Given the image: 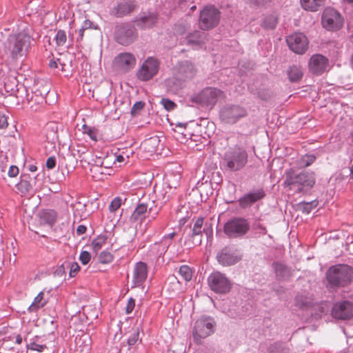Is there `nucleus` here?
Returning a JSON list of instances; mask_svg holds the SVG:
<instances>
[{"instance_id": "46", "label": "nucleus", "mask_w": 353, "mask_h": 353, "mask_svg": "<svg viewBox=\"0 0 353 353\" xmlns=\"http://www.w3.org/2000/svg\"><path fill=\"white\" fill-rule=\"evenodd\" d=\"M66 268H70V277H74L77 274V272L79 271V269H80L79 264L76 262H74L71 264L69 263H67Z\"/></svg>"}, {"instance_id": "51", "label": "nucleus", "mask_w": 353, "mask_h": 353, "mask_svg": "<svg viewBox=\"0 0 353 353\" xmlns=\"http://www.w3.org/2000/svg\"><path fill=\"white\" fill-rule=\"evenodd\" d=\"M139 334L137 330L134 331L132 335L128 339V344L130 346L134 345L139 339Z\"/></svg>"}, {"instance_id": "39", "label": "nucleus", "mask_w": 353, "mask_h": 353, "mask_svg": "<svg viewBox=\"0 0 353 353\" xmlns=\"http://www.w3.org/2000/svg\"><path fill=\"white\" fill-rule=\"evenodd\" d=\"M55 41L57 46H63V45H65L67 41V36L65 32L62 30H58L55 36Z\"/></svg>"}, {"instance_id": "59", "label": "nucleus", "mask_w": 353, "mask_h": 353, "mask_svg": "<svg viewBox=\"0 0 353 353\" xmlns=\"http://www.w3.org/2000/svg\"><path fill=\"white\" fill-rule=\"evenodd\" d=\"M250 1L257 5H263L270 1V0H250Z\"/></svg>"}, {"instance_id": "37", "label": "nucleus", "mask_w": 353, "mask_h": 353, "mask_svg": "<svg viewBox=\"0 0 353 353\" xmlns=\"http://www.w3.org/2000/svg\"><path fill=\"white\" fill-rule=\"evenodd\" d=\"M41 218L45 223L50 225L54 223L56 220L55 213L53 211L43 212Z\"/></svg>"}, {"instance_id": "23", "label": "nucleus", "mask_w": 353, "mask_h": 353, "mask_svg": "<svg viewBox=\"0 0 353 353\" xmlns=\"http://www.w3.org/2000/svg\"><path fill=\"white\" fill-rule=\"evenodd\" d=\"M178 71V77L183 80L192 78L195 73L194 65L188 61L181 63Z\"/></svg>"}, {"instance_id": "26", "label": "nucleus", "mask_w": 353, "mask_h": 353, "mask_svg": "<svg viewBox=\"0 0 353 353\" xmlns=\"http://www.w3.org/2000/svg\"><path fill=\"white\" fill-rule=\"evenodd\" d=\"M148 211V205L143 203L139 204L132 212L130 219L133 221L142 220Z\"/></svg>"}, {"instance_id": "27", "label": "nucleus", "mask_w": 353, "mask_h": 353, "mask_svg": "<svg viewBox=\"0 0 353 353\" xmlns=\"http://www.w3.org/2000/svg\"><path fill=\"white\" fill-rule=\"evenodd\" d=\"M303 9L312 12L316 11L324 3V0H301Z\"/></svg>"}, {"instance_id": "50", "label": "nucleus", "mask_w": 353, "mask_h": 353, "mask_svg": "<svg viewBox=\"0 0 353 353\" xmlns=\"http://www.w3.org/2000/svg\"><path fill=\"white\" fill-rule=\"evenodd\" d=\"M66 268V263L58 266L54 272V275L55 276L62 277L65 274Z\"/></svg>"}, {"instance_id": "25", "label": "nucleus", "mask_w": 353, "mask_h": 353, "mask_svg": "<svg viewBox=\"0 0 353 353\" xmlns=\"http://www.w3.org/2000/svg\"><path fill=\"white\" fill-rule=\"evenodd\" d=\"M136 7L134 1L128 0L123 3H119L115 8V14L117 17L125 16L132 12Z\"/></svg>"}, {"instance_id": "58", "label": "nucleus", "mask_w": 353, "mask_h": 353, "mask_svg": "<svg viewBox=\"0 0 353 353\" xmlns=\"http://www.w3.org/2000/svg\"><path fill=\"white\" fill-rule=\"evenodd\" d=\"M92 23L90 20H85L83 26H81L83 28L87 30L91 28Z\"/></svg>"}, {"instance_id": "56", "label": "nucleus", "mask_w": 353, "mask_h": 353, "mask_svg": "<svg viewBox=\"0 0 353 353\" xmlns=\"http://www.w3.org/2000/svg\"><path fill=\"white\" fill-rule=\"evenodd\" d=\"M86 227L83 225H80L77 228V233L78 235H82L86 232Z\"/></svg>"}, {"instance_id": "32", "label": "nucleus", "mask_w": 353, "mask_h": 353, "mask_svg": "<svg viewBox=\"0 0 353 353\" xmlns=\"http://www.w3.org/2000/svg\"><path fill=\"white\" fill-rule=\"evenodd\" d=\"M277 23H278L277 17L275 14H272L266 16L264 18L263 21L262 23V26L263 28H265L266 29L272 30V29L275 28Z\"/></svg>"}, {"instance_id": "2", "label": "nucleus", "mask_w": 353, "mask_h": 353, "mask_svg": "<svg viewBox=\"0 0 353 353\" xmlns=\"http://www.w3.org/2000/svg\"><path fill=\"white\" fill-rule=\"evenodd\" d=\"M33 39L25 32L9 36L5 44V49L12 59H18L26 57L30 48Z\"/></svg>"}, {"instance_id": "63", "label": "nucleus", "mask_w": 353, "mask_h": 353, "mask_svg": "<svg viewBox=\"0 0 353 353\" xmlns=\"http://www.w3.org/2000/svg\"><path fill=\"white\" fill-rule=\"evenodd\" d=\"M157 141V139H154V138H151L148 141H146L144 145H148V144H153V143H155V142Z\"/></svg>"}, {"instance_id": "47", "label": "nucleus", "mask_w": 353, "mask_h": 353, "mask_svg": "<svg viewBox=\"0 0 353 353\" xmlns=\"http://www.w3.org/2000/svg\"><path fill=\"white\" fill-rule=\"evenodd\" d=\"M27 347L31 350L41 352L46 348V346L45 345L38 344L36 342H31L27 345Z\"/></svg>"}, {"instance_id": "21", "label": "nucleus", "mask_w": 353, "mask_h": 353, "mask_svg": "<svg viewBox=\"0 0 353 353\" xmlns=\"http://www.w3.org/2000/svg\"><path fill=\"white\" fill-rule=\"evenodd\" d=\"M148 275L147 265L143 262L136 263L134 268L133 281L134 285H140L145 280Z\"/></svg>"}, {"instance_id": "52", "label": "nucleus", "mask_w": 353, "mask_h": 353, "mask_svg": "<svg viewBox=\"0 0 353 353\" xmlns=\"http://www.w3.org/2000/svg\"><path fill=\"white\" fill-rule=\"evenodd\" d=\"M8 125L6 116L1 112H0V128H6Z\"/></svg>"}, {"instance_id": "34", "label": "nucleus", "mask_w": 353, "mask_h": 353, "mask_svg": "<svg viewBox=\"0 0 353 353\" xmlns=\"http://www.w3.org/2000/svg\"><path fill=\"white\" fill-rule=\"evenodd\" d=\"M317 205L318 202L315 200L310 202H301L299 204V209L303 213L309 214Z\"/></svg>"}, {"instance_id": "49", "label": "nucleus", "mask_w": 353, "mask_h": 353, "mask_svg": "<svg viewBox=\"0 0 353 353\" xmlns=\"http://www.w3.org/2000/svg\"><path fill=\"white\" fill-rule=\"evenodd\" d=\"M91 259V254L88 251H82L79 255V260L83 265H87Z\"/></svg>"}, {"instance_id": "60", "label": "nucleus", "mask_w": 353, "mask_h": 353, "mask_svg": "<svg viewBox=\"0 0 353 353\" xmlns=\"http://www.w3.org/2000/svg\"><path fill=\"white\" fill-rule=\"evenodd\" d=\"M255 228L260 230L261 234H265L267 232L265 228L259 223L256 225Z\"/></svg>"}, {"instance_id": "36", "label": "nucleus", "mask_w": 353, "mask_h": 353, "mask_svg": "<svg viewBox=\"0 0 353 353\" xmlns=\"http://www.w3.org/2000/svg\"><path fill=\"white\" fill-rule=\"evenodd\" d=\"M179 272L185 281H189L192 279V272L191 269L188 265L181 266Z\"/></svg>"}, {"instance_id": "9", "label": "nucleus", "mask_w": 353, "mask_h": 353, "mask_svg": "<svg viewBox=\"0 0 353 353\" xmlns=\"http://www.w3.org/2000/svg\"><path fill=\"white\" fill-rule=\"evenodd\" d=\"M210 289L216 293L225 294L232 287L230 279L220 272H212L208 279Z\"/></svg>"}, {"instance_id": "12", "label": "nucleus", "mask_w": 353, "mask_h": 353, "mask_svg": "<svg viewBox=\"0 0 353 353\" xmlns=\"http://www.w3.org/2000/svg\"><path fill=\"white\" fill-rule=\"evenodd\" d=\"M342 24V17L336 10L332 8L325 9L322 16V25L325 28L328 30H336Z\"/></svg>"}, {"instance_id": "30", "label": "nucleus", "mask_w": 353, "mask_h": 353, "mask_svg": "<svg viewBox=\"0 0 353 353\" xmlns=\"http://www.w3.org/2000/svg\"><path fill=\"white\" fill-rule=\"evenodd\" d=\"M17 189L22 194L28 193L32 188V185L28 180L26 176H23L21 181L16 185Z\"/></svg>"}, {"instance_id": "11", "label": "nucleus", "mask_w": 353, "mask_h": 353, "mask_svg": "<svg viewBox=\"0 0 353 353\" xmlns=\"http://www.w3.org/2000/svg\"><path fill=\"white\" fill-rule=\"evenodd\" d=\"M159 64L157 59L148 57L138 70L137 78L143 81H149L158 73Z\"/></svg>"}, {"instance_id": "53", "label": "nucleus", "mask_w": 353, "mask_h": 353, "mask_svg": "<svg viewBox=\"0 0 353 353\" xmlns=\"http://www.w3.org/2000/svg\"><path fill=\"white\" fill-rule=\"evenodd\" d=\"M134 306H135V301L132 298H130L128 300V304L126 306V309H125L126 313L130 314V312H132L134 308Z\"/></svg>"}, {"instance_id": "38", "label": "nucleus", "mask_w": 353, "mask_h": 353, "mask_svg": "<svg viewBox=\"0 0 353 353\" xmlns=\"http://www.w3.org/2000/svg\"><path fill=\"white\" fill-rule=\"evenodd\" d=\"M106 241V238L103 236H99L97 238L94 239L92 241V248L94 250V251L97 252L103 245L105 244Z\"/></svg>"}, {"instance_id": "24", "label": "nucleus", "mask_w": 353, "mask_h": 353, "mask_svg": "<svg viewBox=\"0 0 353 353\" xmlns=\"http://www.w3.org/2000/svg\"><path fill=\"white\" fill-rule=\"evenodd\" d=\"M203 225V217H199L194 222L193 229H192V238L196 240L195 243L194 244L196 245H200L201 243V235L203 231L206 233V234H208V231L205 229L202 230Z\"/></svg>"}, {"instance_id": "28", "label": "nucleus", "mask_w": 353, "mask_h": 353, "mask_svg": "<svg viewBox=\"0 0 353 353\" xmlns=\"http://www.w3.org/2000/svg\"><path fill=\"white\" fill-rule=\"evenodd\" d=\"M205 34L200 31H195L187 36L185 40L188 44H201L204 42Z\"/></svg>"}, {"instance_id": "16", "label": "nucleus", "mask_w": 353, "mask_h": 353, "mask_svg": "<svg viewBox=\"0 0 353 353\" xmlns=\"http://www.w3.org/2000/svg\"><path fill=\"white\" fill-rule=\"evenodd\" d=\"M286 41L289 48L296 54H303L307 49L308 40L302 33H294L289 36Z\"/></svg>"}, {"instance_id": "14", "label": "nucleus", "mask_w": 353, "mask_h": 353, "mask_svg": "<svg viewBox=\"0 0 353 353\" xmlns=\"http://www.w3.org/2000/svg\"><path fill=\"white\" fill-rule=\"evenodd\" d=\"M242 259V255L236 250L225 247L216 255L218 262L223 266H230L237 263Z\"/></svg>"}, {"instance_id": "22", "label": "nucleus", "mask_w": 353, "mask_h": 353, "mask_svg": "<svg viewBox=\"0 0 353 353\" xmlns=\"http://www.w3.org/2000/svg\"><path fill=\"white\" fill-rule=\"evenodd\" d=\"M171 243L172 240H165V236H163L159 243H154L153 245H152L150 250V254L157 257L164 255L171 245Z\"/></svg>"}, {"instance_id": "55", "label": "nucleus", "mask_w": 353, "mask_h": 353, "mask_svg": "<svg viewBox=\"0 0 353 353\" xmlns=\"http://www.w3.org/2000/svg\"><path fill=\"white\" fill-rule=\"evenodd\" d=\"M56 165V159L54 157H49L46 161V167L48 169H53Z\"/></svg>"}, {"instance_id": "40", "label": "nucleus", "mask_w": 353, "mask_h": 353, "mask_svg": "<svg viewBox=\"0 0 353 353\" xmlns=\"http://www.w3.org/2000/svg\"><path fill=\"white\" fill-rule=\"evenodd\" d=\"M113 258V255L110 252L108 251H103L99 256V261L101 263L107 264L112 262Z\"/></svg>"}, {"instance_id": "64", "label": "nucleus", "mask_w": 353, "mask_h": 353, "mask_svg": "<svg viewBox=\"0 0 353 353\" xmlns=\"http://www.w3.org/2000/svg\"><path fill=\"white\" fill-rule=\"evenodd\" d=\"M169 280L170 281V282H171V283H174H174H175V284H176V285H178V284H179V282L176 281V277H174V276H172L170 277V278H169Z\"/></svg>"}, {"instance_id": "20", "label": "nucleus", "mask_w": 353, "mask_h": 353, "mask_svg": "<svg viewBox=\"0 0 353 353\" xmlns=\"http://www.w3.org/2000/svg\"><path fill=\"white\" fill-rule=\"evenodd\" d=\"M157 21V14L153 12H144L135 20L136 25L141 28H151Z\"/></svg>"}, {"instance_id": "44", "label": "nucleus", "mask_w": 353, "mask_h": 353, "mask_svg": "<svg viewBox=\"0 0 353 353\" xmlns=\"http://www.w3.org/2000/svg\"><path fill=\"white\" fill-rule=\"evenodd\" d=\"M295 303L299 307H304L310 303V300L308 298L303 295H297L295 297Z\"/></svg>"}, {"instance_id": "41", "label": "nucleus", "mask_w": 353, "mask_h": 353, "mask_svg": "<svg viewBox=\"0 0 353 353\" xmlns=\"http://www.w3.org/2000/svg\"><path fill=\"white\" fill-rule=\"evenodd\" d=\"M83 133L88 134L92 140H97V133L94 128L83 125Z\"/></svg>"}, {"instance_id": "45", "label": "nucleus", "mask_w": 353, "mask_h": 353, "mask_svg": "<svg viewBox=\"0 0 353 353\" xmlns=\"http://www.w3.org/2000/svg\"><path fill=\"white\" fill-rule=\"evenodd\" d=\"M160 103L168 111L172 110L176 107V104L168 99H162Z\"/></svg>"}, {"instance_id": "61", "label": "nucleus", "mask_w": 353, "mask_h": 353, "mask_svg": "<svg viewBox=\"0 0 353 353\" xmlns=\"http://www.w3.org/2000/svg\"><path fill=\"white\" fill-rule=\"evenodd\" d=\"M176 233L175 232H171L170 234H165L164 235L165 236V239H170V240H172L175 236H176Z\"/></svg>"}, {"instance_id": "5", "label": "nucleus", "mask_w": 353, "mask_h": 353, "mask_svg": "<svg viewBox=\"0 0 353 353\" xmlns=\"http://www.w3.org/2000/svg\"><path fill=\"white\" fill-rule=\"evenodd\" d=\"M224 159L230 170L236 171L245 166L248 161V154L244 149L235 147L225 154Z\"/></svg>"}, {"instance_id": "18", "label": "nucleus", "mask_w": 353, "mask_h": 353, "mask_svg": "<svg viewBox=\"0 0 353 353\" xmlns=\"http://www.w3.org/2000/svg\"><path fill=\"white\" fill-rule=\"evenodd\" d=\"M328 65L327 58L319 54L312 55L308 63L310 71L316 75H320L325 72Z\"/></svg>"}, {"instance_id": "10", "label": "nucleus", "mask_w": 353, "mask_h": 353, "mask_svg": "<svg viewBox=\"0 0 353 353\" xmlns=\"http://www.w3.org/2000/svg\"><path fill=\"white\" fill-rule=\"evenodd\" d=\"M223 97V92L214 88H206L192 97V101L201 105L213 106Z\"/></svg>"}, {"instance_id": "7", "label": "nucleus", "mask_w": 353, "mask_h": 353, "mask_svg": "<svg viewBox=\"0 0 353 353\" xmlns=\"http://www.w3.org/2000/svg\"><path fill=\"white\" fill-rule=\"evenodd\" d=\"M223 229L228 236L236 238L245 235L249 230L250 225L246 219L234 218L226 222Z\"/></svg>"}, {"instance_id": "4", "label": "nucleus", "mask_w": 353, "mask_h": 353, "mask_svg": "<svg viewBox=\"0 0 353 353\" xmlns=\"http://www.w3.org/2000/svg\"><path fill=\"white\" fill-rule=\"evenodd\" d=\"M216 323L213 318L208 316H202L198 319L192 329L194 341L201 344L202 340L212 335L214 332Z\"/></svg>"}, {"instance_id": "15", "label": "nucleus", "mask_w": 353, "mask_h": 353, "mask_svg": "<svg viewBox=\"0 0 353 353\" xmlns=\"http://www.w3.org/2000/svg\"><path fill=\"white\" fill-rule=\"evenodd\" d=\"M334 318L341 320L353 317V303L349 301H343L334 303L332 310Z\"/></svg>"}, {"instance_id": "31", "label": "nucleus", "mask_w": 353, "mask_h": 353, "mask_svg": "<svg viewBox=\"0 0 353 353\" xmlns=\"http://www.w3.org/2000/svg\"><path fill=\"white\" fill-rule=\"evenodd\" d=\"M43 295L44 293L43 291L40 292L37 296L34 298V301L31 304V305L29 307V310L30 311H34L38 310L39 308H41L43 307L46 301H43Z\"/></svg>"}, {"instance_id": "1", "label": "nucleus", "mask_w": 353, "mask_h": 353, "mask_svg": "<svg viewBox=\"0 0 353 353\" xmlns=\"http://www.w3.org/2000/svg\"><path fill=\"white\" fill-rule=\"evenodd\" d=\"M285 179L283 186L297 192H303L311 188L315 183L313 172H301L290 168L285 172Z\"/></svg>"}, {"instance_id": "48", "label": "nucleus", "mask_w": 353, "mask_h": 353, "mask_svg": "<svg viewBox=\"0 0 353 353\" xmlns=\"http://www.w3.org/2000/svg\"><path fill=\"white\" fill-rule=\"evenodd\" d=\"M145 103L142 101L136 102L131 110V114L133 116H136L139 112L143 108Z\"/></svg>"}, {"instance_id": "13", "label": "nucleus", "mask_w": 353, "mask_h": 353, "mask_svg": "<svg viewBox=\"0 0 353 353\" xmlns=\"http://www.w3.org/2000/svg\"><path fill=\"white\" fill-rule=\"evenodd\" d=\"M246 115V110L239 105H228L220 111V118L227 123H234Z\"/></svg>"}, {"instance_id": "6", "label": "nucleus", "mask_w": 353, "mask_h": 353, "mask_svg": "<svg viewBox=\"0 0 353 353\" xmlns=\"http://www.w3.org/2000/svg\"><path fill=\"white\" fill-rule=\"evenodd\" d=\"M137 63L135 56L128 52L118 54L112 60V66L114 71L125 74L134 68Z\"/></svg>"}, {"instance_id": "57", "label": "nucleus", "mask_w": 353, "mask_h": 353, "mask_svg": "<svg viewBox=\"0 0 353 353\" xmlns=\"http://www.w3.org/2000/svg\"><path fill=\"white\" fill-rule=\"evenodd\" d=\"M85 30V29L83 28L82 27L78 30V37H77V41H81L83 39V33H84V31Z\"/></svg>"}, {"instance_id": "54", "label": "nucleus", "mask_w": 353, "mask_h": 353, "mask_svg": "<svg viewBox=\"0 0 353 353\" xmlns=\"http://www.w3.org/2000/svg\"><path fill=\"white\" fill-rule=\"evenodd\" d=\"M19 174V168L15 165H11L9 168L8 174L10 177H14Z\"/></svg>"}, {"instance_id": "62", "label": "nucleus", "mask_w": 353, "mask_h": 353, "mask_svg": "<svg viewBox=\"0 0 353 353\" xmlns=\"http://www.w3.org/2000/svg\"><path fill=\"white\" fill-rule=\"evenodd\" d=\"M15 338H16V343L19 345L22 343L23 339L21 335L18 334L16 336Z\"/></svg>"}, {"instance_id": "29", "label": "nucleus", "mask_w": 353, "mask_h": 353, "mask_svg": "<svg viewBox=\"0 0 353 353\" xmlns=\"http://www.w3.org/2000/svg\"><path fill=\"white\" fill-rule=\"evenodd\" d=\"M288 77L290 81L296 82L299 81L303 77V72L300 67L293 65L288 71Z\"/></svg>"}, {"instance_id": "43", "label": "nucleus", "mask_w": 353, "mask_h": 353, "mask_svg": "<svg viewBox=\"0 0 353 353\" xmlns=\"http://www.w3.org/2000/svg\"><path fill=\"white\" fill-rule=\"evenodd\" d=\"M122 200L120 197L114 198L109 205V210L111 212H116L121 205Z\"/></svg>"}, {"instance_id": "8", "label": "nucleus", "mask_w": 353, "mask_h": 353, "mask_svg": "<svg viewBox=\"0 0 353 353\" xmlns=\"http://www.w3.org/2000/svg\"><path fill=\"white\" fill-rule=\"evenodd\" d=\"M220 12L214 6H206L200 12L199 27L207 30L213 28L219 23Z\"/></svg>"}, {"instance_id": "17", "label": "nucleus", "mask_w": 353, "mask_h": 353, "mask_svg": "<svg viewBox=\"0 0 353 353\" xmlns=\"http://www.w3.org/2000/svg\"><path fill=\"white\" fill-rule=\"evenodd\" d=\"M136 37V30L128 25L118 27L115 32L116 41L123 46L131 44Z\"/></svg>"}, {"instance_id": "19", "label": "nucleus", "mask_w": 353, "mask_h": 353, "mask_svg": "<svg viewBox=\"0 0 353 353\" xmlns=\"http://www.w3.org/2000/svg\"><path fill=\"white\" fill-rule=\"evenodd\" d=\"M265 196V192L262 189L250 192L239 199V205L243 208L250 207L257 201Z\"/></svg>"}, {"instance_id": "3", "label": "nucleus", "mask_w": 353, "mask_h": 353, "mask_svg": "<svg viewBox=\"0 0 353 353\" xmlns=\"http://www.w3.org/2000/svg\"><path fill=\"white\" fill-rule=\"evenodd\" d=\"M326 279L332 288H343L353 281V268L347 264H336L329 268Z\"/></svg>"}, {"instance_id": "35", "label": "nucleus", "mask_w": 353, "mask_h": 353, "mask_svg": "<svg viewBox=\"0 0 353 353\" xmlns=\"http://www.w3.org/2000/svg\"><path fill=\"white\" fill-rule=\"evenodd\" d=\"M70 63V61L65 63L63 61V58L61 57V58H57V59L51 60L49 63V66L51 68H59V67H61V70L62 71H65V66L69 65Z\"/></svg>"}, {"instance_id": "42", "label": "nucleus", "mask_w": 353, "mask_h": 353, "mask_svg": "<svg viewBox=\"0 0 353 353\" xmlns=\"http://www.w3.org/2000/svg\"><path fill=\"white\" fill-rule=\"evenodd\" d=\"M316 159L315 156L312 154L305 155L301 159L300 165L307 167L310 165Z\"/></svg>"}, {"instance_id": "33", "label": "nucleus", "mask_w": 353, "mask_h": 353, "mask_svg": "<svg viewBox=\"0 0 353 353\" xmlns=\"http://www.w3.org/2000/svg\"><path fill=\"white\" fill-rule=\"evenodd\" d=\"M274 268L278 278L285 279L288 276L289 270L283 264L280 263H275L274 264Z\"/></svg>"}]
</instances>
